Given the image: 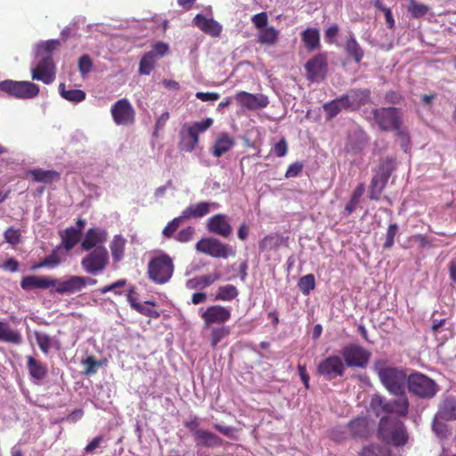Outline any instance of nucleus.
Wrapping results in <instances>:
<instances>
[{"label": "nucleus", "mask_w": 456, "mask_h": 456, "mask_svg": "<svg viewBox=\"0 0 456 456\" xmlns=\"http://www.w3.org/2000/svg\"><path fill=\"white\" fill-rule=\"evenodd\" d=\"M61 244L66 250L72 249L81 238L80 229L75 227H68L61 233Z\"/></svg>", "instance_id": "2f4dec72"}, {"label": "nucleus", "mask_w": 456, "mask_h": 456, "mask_svg": "<svg viewBox=\"0 0 456 456\" xmlns=\"http://www.w3.org/2000/svg\"><path fill=\"white\" fill-rule=\"evenodd\" d=\"M234 144L232 139L228 134H223L215 142L213 146V155L216 158L221 157L223 154L227 152Z\"/></svg>", "instance_id": "72a5a7b5"}, {"label": "nucleus", "mask_w": 456, "mask_h": 456, "mask_svg": "<svg viewBox=\"0 0 456 456\" xmlns=\"http://www.w3.org/2000/svg\"><path fill=\"white\" fill-rule=\"evenodd\" d=\"M83 276L72 275L66 280H57L55 292L59 294H74L84 289Z\"/></svg>", "instance_id": "aec40b11"}, {"label": "nucleus", "mask_w": 456, "mask_h": 456, "mask_svg": "<svg viewBox=\"0 0 456 456\" xmlns=\"http://www.w3.org/2000/svg\"><path fill=\"white\" fill-rule=\"evenodd\" d=\"M434 240L424 234H414L409 239L410 241L417 242L421 248L432 247Z\"/></svg>", "instance_id": "13d9d810"}, {"label": "nucleus", "mask_w": 456, "mask_h": 456, "mask_svg": "<svg viewBox=\"0 0 456 456\" xmlns=\"http://www.w3.org/2000/svg\"><path fill=\"white\" fill-rule=\"evenodd\" d=\"M93 67V62L88 55H82L78 60V69L82 75L90 72Z\"/></svg>", "instance_id": "052dcab7"}, {"label": "nucleus", "mask_w": 456, "mask_h": 456, "mask_svg": "<svg viewBox=\"0 0 456 456\" xmlns=\"http://www.w3.org/2000/svg\"><path fill=\"white\" fill-rule=\"evenodd\" d=\"M57 279L46 276L28 275L21 279L20 287L24 290H31L35 289H45L56 285Z\"/></svg>", "instance_id": "6ab92c4d"}, {"label": "nucleus", "mask_w": 456, "mask_h": 456, "mask_svg": "<svg viewBox=\"0 0 456 456\" xmlns=\"http://www.w3.org/2000/svg\"><path fill=\"white\" fill-rule=\"evenodd\" d=\"M429 11L428 5L418 3L415 0H410V4L408 6V12L411 13V17L419 19L424 17Z\"/></svg>", "instance_id": "49530a36"}, {"label": "nucleus", "mask_w": 456, "mask_h": 456, "mask_svg": "<svg viewBox=\"0 0 456 456\" xmlns=\"http://www.w3.org/2000/svg\"><path fill=\"white\" fill-rule=\"evenodd\" d=\"M104 440L103 436L100 435L94 437L91 442L84 448V452L86 454H93L94 451L101 446Z\"/></svg>", "instance_id": "0e129e2a"}, {"label": "nucleus", "mask_w": 456, "mask_h": 456, "mask_svg": "<svg viewBox=\"0 0 456 456\" xmlns=\"http://www.w3.org/2000/svg\"><path fill=\"white\" fill-rule=\"evenodd\" d=\"M348 428L354 437H365L368 433V420L366 418L359 417L348 423Z\"/></svg>", "instance_id": "473e14b6"}, {"label": "nucleus", "mask_w": 456, "mask_h": 456, "mask_svg": "<svg viewBox=\"0 0 456 456\" xmlns=\"http://www.w3.org/2000/svg\"><path fill=\"white\" fill-rule=\"evenodd\" d=\"M213 125V119L207 118L200 122H195L191 126H189L194 132L199 135L200 133L205 132Z\"/></svg>", "instance_id": "bf43d9fd"}, {"label": "nucleus", "mask_w": 456, "mask_h": 456, "mask_svg": "<svg viewBox=\"0 0 456 456\" xmlns=\"http://www.w3.org/2000/svg\"><path fill=\"white\" fill-rule=\"evenodd\" d=\"M345 367L364 369L370 361V352L358 344H348L341 349Z\"/></svg>", "instance_id": "0eeeda50"}, {"label": "nucleus", "mask_w": 456, "mask_h": 456, "mask_svg": "<svg viewBox=\"0 0 456 456\" xmlns=\"http://www.w3.org/2000/svg\"><path fill=\"white\" fill-rule=\"evenodd\" d=\"M0 91L10 97L31 99L38 95L39 86L29 81L5 79L0 82Z\"/></svg>", "instance_id": "423d86ee"}, {"label": "nucleus", "mask_w": 456, "mask_h": 456, "mask_svg": "<svg viewBox=\"0 0 456 456\" xmlns=\"http://www.w3.org/2000/svg\"><path fill=\"white\" fill-rule=\"evenodd\" d=\"M194 439L197 446L203 447H218L224 443L222 438L206 429L198 432Z\"/></svg>", "instance_id": "bb28decb"}, {"label": "nucleus", "mask_w": 456, "mask_h": 456, "mask_svg": "<svg viewBox=\"0 0 456 456\" xmlns=\"http://www.w3.org/2000/svg\"><path fill=\"white\" fill-rule=\"evenodd\" d=\"M323 110L326 113L327 119L335 118L341 110H343L338 97L325 103L323 105Z\"/></svg>", "instance_id": "09e8293b"}, {"label": "nucleus", "mask_w": 456, "mask_h": 456, "mask_svg": "<svg viewBox=\"0 0 456 456\" xmlns=\"http://www.w3.org/2000/svg\"><path fill=\"white\" fill-rule=\"evenodd\" d=\"M436 418L444 420L456 419V397L447 396L442 401Z\"/></svg>", "instance_id": "a878e982"}, {"label": "nucleus", "mask_w": 456, "mask_h": 456, "mask_svg": "<svg viewBox=\"0 0 456 456\" xmlns=\"http://www.w3.org/2000/svg\"><path fill=\"white\" fill-rule=\"evenodd\" d=\"M175 272V265L170 256L161 253L153 256L147 266L148 278L155 284L168 282Z\"/></svg>", "instance_id": "20e7f679"}, {"label": "nucleus", "mask_w": 456, "mask_h": 456, "mask_svg": "<svg viewBox=\"0 0 456 456\" xmlns=\"http://www.w3.org/2000/svg\"><path fill=\"white\" fill-rule=\"evenodd\" d=\"M4 240H6V242L13 245V246H16L20 243V232L19 229H15L13 227H9L5 232H4Z\"/></svg>", "instance_id": "6e6d98bb"}, {"label": "nucleus", "mask_w": 456, "mask_h": 456, "mask_svg": "<svg viewBox=\"0 0 456 456\" xmlns=\"http://www.w3.org/2000/svg\"><path fill=\"white\" fill-rule=\"evenodd\" d=\"M302 41L308 50L313 51L316 49L320 45V35L318 30L310 28H306L302 33Z\"/></svg>", "instance_id": "4c0bfd02"}, {"label": "nucleus", "mask_w": 456, "mask_h": 456, "mask_svg": "<svg viewBox=\"0 0 456 456\" xmlns=\"http://www.w3.org/2000/svg\"><path fill=\"white\" fill-rule=\"evenodd\" d=\"M239 295V291L234 285L228 284L221 286L216 295V300L231 301L236 298Z\"/></svg>", "instance_id": "ea45409f"}, {"label": "nucleus", "mask_w": 456, "mask_h": 456, "mask_svg": "<svg viewBox=\"0 0 456 456\" xmlns=\"http://www.w3.org/2000/svg\"><path fill=\"white\" fill-rule=\"evenodd\" d=\"M33 80L42 81L46 85L52 84L55 79V64L53 56H44L32 69Z\"/></svg>", "instance_id": "ddd939ff"}, {"label": "nucleus", "mask_w": 456, "mask_h": 456, "mask_svg": "<svg viewBox=\"0 0 456 456\" xmlns=\"http://www.w3.org/2000/svg\"><path fill=\"white\" fill-rule=\"evenodd\" d=\"M254 26L258 29H263L267 27L268 16L265 12L255 14L251 19Z\"/></svg>", "instance_id": "680f3d73"}, {"label": "nucleus", "mask_w": 456, "mask_h": 456, "mask_svg": "<svg viewBox=\"0 0 456 456\" xmlns=\"http://www.w3.org/2000/svg\"><path fill=\"white\" fill-rule=\"evenodd\" d=\"M0 341L19 345L22 342V337L19 331L12 330L8 323L0 321Z\"/></svg>", "instance_id": "7c9ffc66"}, {"label": "nucleus", "mask_w": 456, "mask_h": 456, "mask_svg": "<svg viewBox=\"0 0 456 456\" xmlns=\"http://www.w3.org/2000/svg\"><path fill=\"white\" fill-rule=\"evenodd\" d=\"M193 24L204 33L211 37H219L222 32V26L213 19H208L202 14H197L193 19Z\"/></svg>", "instance_id": "4be33fe9"}, {"label": "nucleus", "mask_w": 456, "mask_h": 456, "mask_svg": "<svg viewBox=\"0 0 456 456\" xmlns=\"http://www.w3.org/2000/svg\"><path fill=\"white\" fill-rule=\"evenodd\" d=\"M183 425L192 434L193 437L197 436L198 432H200L202 429L199 428L200 421L197 417H192L190 419L183 422Z\"/></svg>", "instance_id": "774afa93"}, {"label": "nucleus", "mask_w": 456, "mask_h": 456, "mask_svg": "<svg viewBox=\"0 0 456 456\" xmlns=\"http://www.w3.org/2000/svg\"><path fill=\"white\" fill-rule=\"evenodd\" d=\"M212 206L217 207L218 205L216 203H209L205 201H201L197 204H191L183 210L181 216L183 219L200 218L210 212V208Z\"/></svg>", "instance_id": "b1692460"}, {"label": "nucleus", "mask_w": 456, "mask_h": 456, "mask_svg": "<svg viewBox=\"0 0 456 456\" xmlns=\"http://www.w3.org/2000/svg\"><path fill=\"white\" fill-rule=\"evenodd\" d=\"M378 436L382 441L396 447L405 445L409 439L403 422L387 416L379 419Z\"/></svg>", "instance_id": "f03ea898"}, {"label": "nucleus", "mask_w": 456, "mask_h": 456, "mask_svg": "<svg viewBox=\"0 0 456 456\" xmlns=\"http://www.w3.org/2000/svg\"><path fill=\"white\" fill-rule=\"evenodd\" d=\"M83 365L85 366L84 374L90 376L94 375L97 371V368L102 365L101 362L97 361L94 356H87L83 361Z\"/></svg>", "instance_id": "864d4df0"}, {"label": "nucleus", "mask_w": 456, "mask_h": 456, "mask_svg": "<svg viewBox=\"0 0 456 456\" xmlns=\"http://www.w3.org/2000/svg\"><path fill=\"white\" fill-rule=\"evenodd\" d=\"M239 104L248 110L265 108L268 105V98L264 94H253L245 91L237 93L234 96Z\"/></svg>", "instance_id": "f3484780"}, {"label": "nucleus", "mask_w": 456, "mask_h": 456, "mask_svg": "<svg viewBox=\"0 0 456 456\" xmlns=\"http://www.w3.org/2000/svg\"><path fill=\"white\" fill-rule=\"evenodd\" d=\"M297 287L304 295H309L310 292L315 289L314 275L309 273L302 276L297 282Z\"/></svg>", "instance_id": "a18cd8bd"}, {"label": "nucleus", "mask_w": 456, "mask_h": 456, "mask_svg": "<svg viewBox=\"0 0 456 456\" xmlns=\"http://www.w3.org/2000/svg\"><path fill=\"white\" fill-rule=\"evenodd\" d=\"M59 93L61 95L62 98L65 100L78 103L83 102L86 99V93L83 90L80 89H70L66 90L65 84L61 83L59 85Z\"/></svg>", "instance_id": "c9c22d12"}, {"label": "nucleus", "mask_w": 456, "mask_h": 456, "mask_svg": "<svg viewBox=\"0 0 456 456\" xmlns=\"http://www.w3.org/2000/svg\"><path fill=\"white\" fill-rule=\"evenodd\" d=\"M398 232V225L396 224H390L388 225L387 234H386V240L384 243L385 248H390L393 247L395 243V237L396 236Z\"/></svg>", "instance_id": "4d7b16f0"}, {"label": "nucleus", "mask_w": 456, "mask_h": 456, "mask_svg": "<svg viewBox=\"0 0 456 456\" xmlns=\"http://www.w3.org/2000/svg\"><path fill=\"white\" fill-rule=\"evenodd\" d=\"M109 264V252L104 246H99L87 254L81 261L83 269L88 273L103 271Z\"/></svg>", "instance_id": "1a4fd4ad"}, {"label": "nucleus", "mask_w": 456, "mask_h": 456, "mask_svg": "<svg viewBox=\"0 0 456 456\" xmlns=\"http://www.w3.org/2000/svg\"><path fill=\"white\" fill-rule=\"evenodd\" d=\"M27 368L32 379L37 380L44 379L47 375V367L33 356H26Z\"/></svg>", "instance_id": "c85d7f7f"}, {"label": "nucleus", "mask_w": 456, "mask_h": 456, "mask_svg": "<svg viewBox=\"0 0 456 456\" xmlns=\"http://www.w3.org/2000/svg\"><path fill=\"white\" fill-rule=\"evenodd\" d=\"M126 239L120 234L113 237L110 244L111 256L114 263L120 262L125 256Z\"/></svg>", "instance_id": "c756f323"}, {"label": "nucleus", "mask_w": 456, "mask_h": 456, "mask_svg": "<svg viewBox=\"0 0 456 456\" xmlns=\"http://www.w3.org/2000/svg\"><path fill=\"white\" fill-rule=\"evenodd\" d=\"M346 367L338 355H330L322 360L317 366V372L326 380H332L345 374Z\"/></svg>", "instance_id": "9b49d317"}, {"label": "nucleus", "mask_w": 456, "mask_h": 456, "mask_svg": "<svg viewBox=\"0 0 456 456\" xmlns=\"http://www.w3.org/2000/svg\"><path fill=\"white\" fill-rule=\"evenodd\" d=\"M107 240V232L101 228H90L84 240L81 242V248L84 250L94 249L99 246H102Z\"/></svg>", "instance_id": "a211bd4d"}, {"label": "nucleus", "mask_w": 456, "mask_h": 456, "mask_svg": "<svg viewBox=\"0 0 456 456\" xmlns=\"http://www.w3.org/2000/svg\"><path fill=\"white\" fill-rule=\"evenodd\" d=\"M156 65V59L152 57L151 53H145L139 63L138 72L141 75H149L154 69Z\"/></svg>", "instance_id": "79ce46f5"}, {"label": "nucleus", "mask_w": 456, "mask_h": 456, "mask_svg": "<svg viewBox=\"0 0 456 456\" xmlns=\"http://www.w3.org/2000/svg\"><path fill=\"white\" fill-rule=\"evenodd\" d=\"M373 370L386 389L393 395L403 394L408 382L404 370L388 366L385 359H378L373 363Z\"/></svg>", "instance_id": "f257e3e1"}, {"label": "nucleus", "mask_w": 456, "mask_h": 456, "mask_svg": "<svg viewBox=\"0 0 456 456\" xmlns=\"http://www.w3.org/2000/svg\"><path fill=\"white\" fill-rule=\"evenodd\" d=\"M345 51L346 54L356 63H359L364 56V51L355 39V37L353 33H350L346 37L345 43Z\"/></svg>", "instance_id": "cd10ccee"}, {"label": "nucleus", "mask_w": 456, "mask_h": 456, "mask_svg": "<svg viewBox=\"0 0 456 456\" xmlns=\"http://www.w3.org/2000/svg\"><path fill=\"white\" fill-rule=\"evenodd\" d=\"M307 79L311 82L322 80L328 71L327 56L323 53L311 58L305 65Z\"/></svg>", "instance_id": "4468645a"}, {"label": "nucleus", "mask_w": 456, "mask_h": 456, "mask_svg": "<svg viewBox=\"0 0 456 456\" xmlns=\"http://www.w3.org/2000/svg\"><path fill=\"white\" fill-rule=\"evenodd\" d=\"M407 387L411 394L421 399H431L439 390L435 380L419 372L409 375Z\"/></svg>", "instance_id": "39448f33"}, {"label": "nucleus", "mask_w": 456, "mask_h": 456, "mask_svg": "<svg viewBox=\"0 0 456 456\" xmlns=\"http://www.w3.org/2000/svg\"><path fill=\"white\" fill-rule=\"evenodd\" d=\"M194 233V228L191 226H188L183 230H181L175 236L176 240L180 242H188L192 239V235Z\"/></svg>", "instance_id": "338daca9"}, {"label": "nucleus", "mask_w": 456, "mask_h": 456, "mask_svg": "<svg viewBox=\"0 0 456 456\" xmlns=\"http://www.w3.org/2000/svg\"><path fill=\"white\" fill-rule=\"evenodd\" d=\"M197 251L216 258H227L230 247L215 238L201 239L196 244Z\"/></svg>", "instance_id": "f8f14e48"}, {"label": "nucleus", "mask_w": 456, "mask_h": 456, "mask_svg": "<svg viewBox=\"0 0 456 456\" xmlns=\"http://www.w3.org/2000/svg\"><path fill=\"white\" fill-rule=\"evenodd\" d=\"M375 122L382 131H399L401 126V112L395 107L372 110Z\"/></svg>", "instance_id": "6e6552de"}, {"label": "nucleus", "mask_w": 456, "mask_h": 456, "mask_svg": "<svg viewBox=\"0 0 456 456\" xmlns=\"http://www.w3.org/2000/svg\"><path fill=\"white\" fill-rule=\"evenodd\" d=\"M387 179L375 175L370 182L369 197L370 200H379L380 195L387 183Z\"/></svg>", "instance_id": "e433bc0d"}, {"label": "nucleus", "mask_w": 456, "mask_h": 456, "mask_svg": "<svg viewBox=\"0 0 456 456\" xmlns=\"http://www.w3.org/2000/svg\"><path fill=\"white\" fill-rule=\"evenodd\" d=\"M229 327L220 326L212 330L210 334V341L212 347H216L217 344L230 334Z\"/></svg>", "instance_id": "de8ad7c7"}, {"label": "nucleus", "mask_w": 456, "mask_h": 456, "mask_svg": "<svg viewBox=\"0 0 456 456\" xmlns=\"http://www.w3.org/2000/svg\"><path fill=\"white\" fill-rule=\"evenodd\" d=\"M179 137L178 148L181 151L191 152L199 143V135L188 125L183 126Z\"/></svg>", "instance_id": "412c9836"}, {"label": "nucleus", "mask_w": 456, "mask_h": 456, "mask_svg": "<svg viewBox=\"0 0 456 456\" xmlns=\"http://www.w3.org/2000/svg\"><path fill=\"white\" fill-rule=\"evenodd\" d=\"M348 94L358 109L370 102V91L368 89H355Z\"/></svg>", "instance_id": "a19ab883"}, {"label": "nucleus", "mask_w": 456, "mask_h": 456, "mask_svg": "<svg viewBox=\"0 0 456 456\" xmlns=\"http://www.w3.org/2000/svg\"><path fill=\"white\" fill-rule=\"evenodd\" d=\"M35 338H36L37 344L38 345L40 350L44 354H47L52 346L51 337L45 333L36 331Z\"/></svg>", "instance_id": "3c124183"}, {"label": "nucleus", "mask_w": 456, "mask_h": 456, "mask_svg": "<svg viewBox=\"0 0 456 456\" xmlns=\"http://www.w3.org/2000/svg\"><path fill=\"white\" fill-rule=\"evenodd\" d=\"M398 397L387 400L380 395H374L370 400V408L377 415L380 413L395 414L397 417H406L409 412V400L406 393L397 394Z\"/></svg>", "instance_id": "7ed1b4c3"}, {"label": "nucleus", "mask_w": 456, "mask_h": 456, "mask_svg": "<svg viewBox=\"0 0 456 456\" xmlns=\"http://www.w3.org/2000/svg\"><path fill=\"white\" fill-rule=\"evenodd\" d=\"M61 263V258L59 257L57 252L53 250L49 256H47L45 259L33 265L32 269H39L44 267H56Z\"/></svg>", "instance_id": "8fccbe9b"}, {"label": "nucleus", "mask_w": 456, "mask_h": 456, "mask_svg": "<svg viewBox=\"0 0 456 456\" xmlns=\"http://www.w3.org/2000/svg\"><path fill=\"white\" fill-rule=\"evenodd\" d=\"M152 54V57L162 58L169 53V45L168 44L159 41L152 45V48L148 52Z\"/></svg>", "instance_id": "603ef678"}, {"label": "nucleus", "mask_w": 456, "mask_h": 456, "mask_svg": "<svg viewBox=\"0 0 456 456\" xmlns=\"http://www.w3.org/2000/svg\"><path fill=\"white\" fill-rule=\"evenodd\" d=\"M134 309L147 317L157 319L160 316L159 313L153 308L147 307L143 305H134Z\"/></svg>", "instance_id": "e2e57ef3"}, {"label": "nucleus", "mask_w": 456, "mask_h": 456, "mask_svg": "<svg viewBox=\"0 0 456 456\" xmlns=\"http://www.w3.org/2000/svg\"><path fill=\"white\" fill-rule=\"evenodd\" d=\"M363 192L364 185L360 183L354 191L349 201L345 207V211L347 213V215H351L356 209V207L360 201V198L362 196Z\"/></svg>", "instance_id": "37998d69"}, {"label": "nucleus", "mask_w": 456, "mask_h": 456, "mask_svg": "<svg viewBox=\"0 0 456 456\" xmlns=\"http://www.w3.org/2000/svg\"><path fill=\"white\" fill-rule=\"evenodd\" d=\"M183 220V218L182 217V216H180L170 221L163 229V235L167 238H171L174 235L175 232L178 229Z\"/></svg>", "instance_id": "5fc2aeb1"}, {"label": "nucleus", "mask_w": 456, "mask_h": 456, "mask_svg": "<svg viewBox=\"0 0 456 456\" xmlns=\"http://www.w3.org/2000/svg\"><path fill=\"white\" fill-rule=\"evenodd\" d=\"M359 456H391L390 451L379 444H370L362 448Z\"/></svg>", "instance_id": "c03bdc74"}, {"label": "nucleus", "mask_w": 456, "mask_h": 456, "mask_svg": "<svg viewBox=\"0 0 456 456\" xmlns=\"http://www.w3.org/2000/svg\"><path fill=\"white\" fill-rule=\"evenodd\" d=\"M27 177H31L34 182L42 183H52L61 178V174L55 170H44L42 168L28 169L26 172Z\"/></svg>", "instance_id": "5701e85b"}, {"label": "nucleus", "mask_w": 456, "mask_h": 456, "mask_svg": "<svg viewBox=\"0 0 456 456\" xmlns=\"http://www.w3.org/2000/svg\"><path fill=\"white\" fill-rule=\"evenodd\" d=\"M206 326L212 324H224L231 319V310L220 305L208 306L200 314Z\"/></svg>", "instance_id": "2eb2a0df"}, {"label": "nucleus", "mask_w": 456, "mask_h": 456, "mask_svg": "<svg viewBox=\"0 0 456 456\" xmlns=\"http://www.w3.org/2000/svg\"><path fill=\"white\" fill-rule=\"evenodd\" d=\"M207 228L210 233H214L224 238H228L232 232L229 218L224 214H216L208 218L207 222Z\"/></svg>", "instance_id": "dca6fc26"}, {"label": "nucleus", "mask_w": 456, "mask_h": 456, "mask_svg": "<svg viewBox=\"0 0 456 456\" xmlns=\"http://www.w3.org/2000/svg\"><path fill=\"white\" fill-rule=\"evenodd\" d=\"M289 245V238L278 233H271L259 241L260 251L278 250L281 246Z\"/></svg>", "instance_id": "393cba45"}, {"label": "nucleus", "mask_w": 456, "mask_h": 456, "mask_svg": "<svg viewBox=\"0 0 456 456\" xmlns=\"http://www.w3.org/2000/svg\"><path fill=\"white\" fill-rule=\"evenodd\" d=\"M280 31L273 27H265L259 31L257 42L262 45H273L277 43Z\"/></svg>", "instance_id": "f704fd0d"}, {"label": "nucleus", "mask_w": 456, "mask_h": 456, "mask_svg": "<svg viewBox=\"0 0 456 456\" xmlns=\"http://www.w3.org/2000/svg\"><path fill=\"white\" fill-rule=\"evenodd\" d=\"M110 114L118 126H130L135 121V110L126 98L118 100L110 107Z\"/></svg>", "instance_id": "9d476101"}, {"label": "nucleus", "mask_w": 456, "mask_h": 456, "mask_svg": "<svg viewBox=\"0 0 456 456\" xmlns=\"http://www.w3.org/2000/svg\"><path fill=\"white\" fill-rule=\"evenodd\" d=\"M395 167V159L393 157H386L380 160L376 175L388 180Z\"/></svg>", "instance_id": "58836bf2"}, {"label": "nucleus", "mask_w": 456, "mask_h": 456, "mask_svg": "<svg viewBox=\"0 0 456 456\" xmlns=\"http://www.w3.org/2000/svg\"><path fill=\"white\" fill-rule=\"evenodd\" d=\"M338 99L340 100V104L344 110L354 111V110H358L354 102L350 97L349 94H344V95L338 97Z\"/></svg>", "instance_id": "69168bd1"}]
</instances>
